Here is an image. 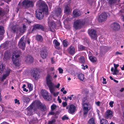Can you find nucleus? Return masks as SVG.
<instances>
[{"label": "nucleus", "mask_w": 124, "mask_h": 124, "mask_svg": "<svg viewBox=\"0 0 124 124\" xmlns=\"http://www.w3.org/2000/svg\"><path fill=\"white\" fill-rule=\"evenodd\" d=\"M37 6L39 7V9L36 11V16L38 19L40 20L43 17L44 13L48 14V7L45 2L41 0H39L37 2Z\"/></svg>", "instance_id": "1"}, {"label": "nucleus", "mask_w": 124, "mask_h": 124, "mask_svg": "<svg viewBox=\"0 0 124 124\" xmlns=\"http://www.w3.org/2000/svg\"><path fill=\"white\" fill-rule=\"evenodd\" d=\"M52 79V78L50 75L48 74L47 75L46 80L47 85L49 88L50 92L54 96H57L59 94V92H55V87L58 88L60 85V84L58 83L57 85H54L51 81Z\"/></svg>", "instance_id": "2"}, {"label": "nucleus", "mask_w": 124, "mask_h": 124, "mask_svg": "<svg viewBox=\"0 0 124 124\" xmlns=\"http://www.w3.org/2000/svg\"><path fill=\"white\" fill-rule=\"evenodd\" d=\"M21 55V51L16 50L14 51L12 55V61L13 63L16 66H19L20 65L19 57Z\"/></svg>", "instance_id": "3"}, {"label": "nucleus", "mask_w": 124, "mask_h": 124, "mask_svg": "<svg viewBox=\"0 0 124 124\" xmlns=\"http://www.w3.org/2000/svg\"><path fill=\"white\" fill-rule=\"evenodd\" d=\"M26 41H27L28 43L29 44L30 40L28 39H26L25 37L23 36L21 38L18 43V45L19 47L23 50L25 49Z\"/></svg>", "instance_id": "4"}, {"label": "nucleus", "mask_w": 124, "mask_h": 124, "mask_svg": "<svg viewBox=\"0 0 124 124\" xmlns=\"http://www.w3.org/2000/svg\"><path fill=\"white\" fill-rule=\"evenodd\" d=\"M11 70L8 69L6 70L5 69V67L3 64L0 65V73H2L5 72V73L3 74L1 78L2 81H3L9 74Z\"/></svg>", "instance_id": "5"}, {"label": "nucleus", "mask_w": 124, "mask_h": 124, "mask_svg": "<svg viewBox=\"0 0 124 124\" xmlns=\"http://www.w3.org/2000/svg\"><path fill=\"white\" fill-rule=\"evenodd\" d=\"M36 107L38 108H45V106L43 105L39 101H35L30 105L28 108H35Z\"/></svg>", "instance_id": "6"}, {"label": "nucleus", "mask_w": 124, "mask_h": 124, "mask_svg": "<svg viewBox=\"0 0 124 124\" xmlns=\"http://www.w3.org/2000/svg\"><path fill=\"white\" fill-rule=\"evenodd\" d=\"M26 26L23 25V27L21 28H18L17 26H14L12 28V30L14 32H16V33H22L25 32L26 30Z\"/></svg>", "instance_id": "7"}, {"label": "nucleus", "mask_w": 124, "mask_h": 124, "mask_svg": "<svg viewBox=\"0 0 124 124\" xmlns=\"http://www.w3.org/2000/svg\"><path fill=\"white\" fill-rule=\"evenodd\" d=\"M62 10L61 8H55L52 12V15L53 16H56L61 17V16Z\"/></svg>", "instance_id": "8"}, {"label": "nucleus", "mask_w": 124, "mask_h": 124, "mask_svg": "<svg viewBox=\"0 0 124 124\" xmlns=\"http://www.w3.org/2000/svg\"><path fill=\"white\" fill-rule=\"evenodd\" d=\"M41 93L43 98L46 100L49 101L51 99V96L49 95L48 93L45 90H41Z\"/></svg>", "instance_id": "9"}, {"label": "nucleus", "mask_w": 124, "mask_h": 124, "mask_svg": "<svg viewBox=\"0 0 124 124\" xmlns=\"http://www.w3.org/2000/svg\"><path fill=\"white\" fill-rule=\"evenodd\" d=\"M31 74L33 78L36 80L38 79L39 78L38 70L37 68H34L31 70Z\"/></svg>", "instance_id": "10"}, {"label": "nucleus", "mask_w": 124, "mask_h": 124, "mask_svg": "<svg viewBox=\"0 0 124 124\" xmlns=\"http://www.w3.org/2000/svg\"><path fill=\"white\" fill-rule=\"evenodd\" d=\"M34 2L31 0H25L22 2L23 6L25 8L33 7Z\"/></svg>", "instance_id": "11"}, {"label": "nucleus", "mask_w": 124, "mask_h": 124, "mask_svg": "<svg viewBox=\"0 0 124 124\" xmlns=\"http://www.w3.org/2000/svg\"><path fill=\"white\" fill-rule=\"evenodd\" d=\"M107 16V13H102L101 14L100 16H98V20L100 22H104L106 20Z\"/></svg>", "instance_id": "12"}, {"label": "nucleus", "mask_w": 124, "mask_h": 124, "mask_svg": "<svg viewBox=\"0 0 124 124\" xmlns=\"http://www.w3.org/2000/svg\"><path fill=\"white\" fill-rule=\"evenodd\" d=\"M88 33L92 39L96 40L97 38L96 31L93 29L89 30Z\"/></svg>", "instance_id": "13"}, {"label": "nucleus", "mask_w": 124, "mask_h": 124, "mask_svg": "<svg viewBox=\"0 0 124 124\" xmlns=\"http://www.w3.org/2000/svg\"><path fill=\"white\" fill-rule=\"evenodd\" d=\"M50 17H49L48 25L49 27L50 30L52 31H53V30L52 29H54L55 28L56 25L54 21H50Z\"/></svg>", "instance_id": "14"}, {"label": "nucleus", "mask_w": 124, "mask_h": 124, "mask_svg": "<svg viewBox=\"0 0 124 124\" xmlns=\"http://www.w3.org/2000/svg\"><path fill=\"white\" fill-rule=\"evenodd\" d=\"M84 23L80 20H77L74 23V27L76 29H78L83 26Z\"/></svg>", "instance_id": "15"}, {"label": "nucleus", "mask_w": 124, "mask_h": 124, "mask_svg": "<svg viewBox=\"0 0 124 124\" xmlns=\"http://www.w3.org/2000/svg\"><path fill=\"white\" fill-rule=\"evenodd\" d=\"M111 27L112 29L115 31H118L120 28V25L116 22L112 23L111 25Z\"/></svg>", "instance_id": "16"}, {"label": "nucleus", "mask_w": 124, "mask_h": 124, "mask_svg": "<svg viewBox=\"0 0 124 124\" xmlns=\"http://www.w3.org/2000/svg\"><path fill=\"white\" fill-rule=\"evenodd\" d=\"M40 54L41 57L43 59L45 58L48 54L46 50L45 49H42L40 51Z\"/></svg>", "instance_id": "17"}, {"label": "nucleus", "mask_w": 124, "mask_h": 124, "mask_svg": "<svg viewBox=\"0 0 124 124\" xmlns=\"http://www.w3.org/2000/svg\"><path fill=\"white\" fill-rule=\"evenodd\" d=\"M40 29L42 31H44V28L41 25L39 24H36L33 26L32 31H33L34 30H37Z\"/></svg>", "instance_id": "18"}, {"label": "nucleus", "mask_w": 124, "mask_h": 124, "mask_svg": "<svg viewBox=\"0 0 124 124\" xmlns=\"http://www.w3.org/2000/svg\"><path fill=\"white\" fill-rule=\"evenodd\" d=\"M33 58L31 56L28 55L27 56L25 57L24 58L25 61L27 63H30L33 62Z\"/></svg>", "instance_id": "19"}, {"label": "nucleus", "mask_w": 124, "mask_h": 124, "mask_svg": "<svg viewBox=\"0 0 124 124\" xmlns=\"http://www.w3.org/2000/svg\"><path fill=\"white\" fill-rule=\"evenodd\" d=\"M68 50L69 53L71 54H74L76 52L74 47L72 46H70Z\"/></svg>", "instance_id": "20"}, {"label": "nucleus", "mask_w": 124, "mask_h": 124, "mask_svg": "<svg viewBox=\"0 0 124 124\" xmlns=\"http://www.w3.org/2000/svg\"><path fill=\"white\" fill-rule=\"evenodd\" d=\"M34 109H26L25 113L29 116H31L33 114V113L35 111Z\"/></svg>", "instance_id": "21"}, {"label": "nucleus", "mask_w": 124, "mask_h": 124, "mask_svg": "<svg viewBox=\"0 0 124 124\" xmlns=\"http://www.w3.org/2000/svg\"><path fill=\"white\" fill-rule=\"evenodd\" d=\"M113 112L110 110H107L105 113V116L106 118L111 117L112 116Z\"/></svg>", "instance_id": "22"}, {"label": "nucleus", "mask_w": 124, "mask_h": 124, "mask_svg": "<svg viewBox=\"0 0 124 124\" xmlns=\"http://www.w3.org/2000/svg\"><path fill=\"white\" fill-rule=\"evenodd\" d=\"M83 108H91V106L89 103H82Z\"/></svg>", "instance_id": "23"}, {"label": "nucleus", "mask_w": 124, "mask_h": 124, "mask_svg": "<svg viewBox=\"0 0 124 124\" xmlns=\"http://www.w3.org/2000/svg\"><path fill=\"white\" fill-rule=\"evenodd\" d=\"M73 14L74 17H76L80 16L81 14V13L80 11L78 10H75L73 11Z\"/></svg>", "instance_id": "24"}, {"label": "nucleus", "mask_w": 124, "mask_h": 124, "mask_svg": "<svg viewBox=\"0 0 124 124\" xmlns=\"http://www.w3.org/2000/svg\"><path fill=\"white\" fill-rule=\"evenodd\" d=\"M54 44L55 45V48L59 49L61 48L60 47V43L56 39H54Z\"/></svg>", "instance_id": "25"}, {"label": "nucleus", "mask_w": 124, "mask_h": 124, "mask_svg": "<svg viewBox=\"0 0 124 124\" xmlns=\"http://www.w3.org/2000/svg\"><path fill=\"white\" fill-rule=\"evenodd\" d=\"M111 70L112 72V73L114 75H118L119 72V70L117 69H114V67H112Z\"/></svg>", "instance_id": "26"}, {"label": "nucleus", "mask_w": 124, "mask_h": 124, "mask_svg": "<svg viewBox=\"0 0 124 124\" xmlns=\"http://www.w3.org/2000/svg\"><path fill=\"white\" fill-rule=\"evenodd\" d=\"M89 58L90 61L93 62H96L97 61L96 58L93 56H89Z\"/></svg>", "instance_id": "27"}, {"label": "nucleus", "mask_w": 124, "mask_h": 124, "mask_svg": "<svg viewBox=\"0 0 124 124\" xmlns=\"http://www.w3.org/2000/svg\"><path fill=\"white\" fill-rule=\"evenodd\" d=\"M78 78L80 80L83 81L85 78L84 75L82 73H80L78 75Z\"/></svg>", "instance_id": "28"}, {"label": "nucleus", "mask_w": 124, "mask_h": 124, "mask_svg": "<svg viewBox=\"0 0 124 124\" xmlns=\"http://www.w3.org/2000/svg\"><path fill=\"white\" fill-rule=\"evenodd\" d=\"M22 99L23 101L26 103H29L30 101V98L27 97L23 96L22 97Z\"/></svg>", "instance_id": "29"}, {"label": "nucleus", "mask_w": 124, "mask_h": 124, "mask_svg": "<svg viewBox=\"0 0 124 124\" xmlns=\"http://www.w3.org/2000/svg\"><path fill=\"white\" fill-rule=\"evenodd\" d=\"M88 101V96L86 94L84 95L83 97L82 98V103H85V102H86Z\"/></svg>", "instance_id": "30"}, {"label": "nucleus", "mask_w": 124, "mask_h": 124, "mask_svg": "<svg viewBox=\"0 0 124 124\" xmlns=\"http://www.w3.org/2000/svg\"><path fill=\"white\" fill-rule=\"evenodd\" d=\"M78 60L79 62L81 63H84L85 62L84 58L83 56H81L80 57Z\"/></svg>", "instance_id": "31"}, {"label": "nucleus", "mask_w": 124, "mask_h": 124, "mask_svg": "<svg viewBox=\"0 0 124 124\" xmlns=\"http://www.w3.org/2000/svg\"><path fill=\"white\" fill-rule=\"evenodd\" d=\"M36 39L38 41H42L43 40V38L41 35H37L36 36Z\"/></svg>", "instance_id": "32"}, {"label": "nucleus", "mask_w": 124, "mask_h": 124, "mask_svg": "<svg viewBox=\"0 0 124 124\" xmlns=\"http://www.w3.org/2000/svg\"><path fill=\"white\" fill-rule=\"evenodd\" d=\"M70 12V9L68 6H65L64 9V12L66 14H69Z\"/></svg>", "instance_id": "33"}, {"label": "nucleus", "mask_w": 124, "mask_h": 124, "mask_svg": "<svg viewBox=\"0 0 124 124\" xmlns=\"http://www.w3.org/2000/svg\"><path fill=\"white\" fill-rule=\"evenodd\" d=\"M78 49L79 51L85 50V47L82 45H79L78 46Z\"/></svg>", "instance_id": "34"}, {"label": "nucleus", "mask_w": 124, "mask_h": 124, "mask_svg": "<svg viewBox=\"0 0 124 124\" xmlns=\"http://www.w3.org/2000/svg\"><path fill=\"white\" fill-rule=\"evenodd\" d=\"M28 87L29 90V92L31 91L33 89V85L32 84L28 83Z\"/></svg>", "instance_id": "35"}, {"label": "nucleus", "mask_w": 124, "mask_h": 124, "mask_svg": "<svg viewBox=\"0 0 124 124\" xmlns=\"http://www.w3.org/2000/svg\"><path fill=\"white\" fill-rule=\"evenodd\" d=\"M4 27L1 26H0V34L2 35L4 33Z\"/></svg>", "instance_id": "36"}, {"label": "nucleus", "mask_w": 124, "mask_h": 124, "mask_svg": "<svg viewBox=\"0 0 124 124\" xmlns=\"http://www.w3.org/2000/svg\"><path fill=\"white\" fill-rule=\"evenodd\" d=\"M101 124H108V121L106 119H102L100 121Z\"/></svg>", "instance_id": "37"}, {"label": "nucleus", "mask_w": 124, "mask_h": 124, "mask_svg": "<svg viewBox=\"0 0 124 124\" xmlns=\"http://www.w3.org/2000/svg\"><path fill=\"white\" fill-rule=\"evenodd\" d=\"M90 109H83V110H81L80 111L81 113L82 111L83 112V113L84 115H86L88 113V110Z\"/></svg>", "instance_id": "38"}, {"label": "nucleus", "mask_w": 124, "mask_h": 124, "mask_svg": "<svg viewBox=\"0 0 124 124\" xmlns=\"http://www.w3.org/2000/svg\"><path fill=\"white\" fill-rule=\"evenodd\" d=\"M117 0H108V3L110 5H112L115 3Z\"/></svg>", "instance_id": "39"}, {"label": "nucleus", "mask_w": 124, "mask_h": 124, "mask_svg": "<svg viewBox=\"0 0 124 124\" xmlns=\"http://www.w3.org/2000/svg\"><path fill=\"white\" fill-rule=\"evenodd\" d=\"M88 124H95L94 119L91 118L89 120Z\"/></svg>", "instance_id": "40"}, {"label": "nucleus", "mask_w": 124, "mask_h": 124, "mask_svg": "<svg viewBox=\"0 0 124 124\" xmlns=\"http://www.w3.org/2000/svg\"><path fill=\"white\" fill-rule=\"evenodd\" d=\"M63 44L64 46L67 47L69 43L66 40H63Z\"/></svg>", "instance_id": "41"}, {"label": "nucleus", "mask_w": 124, "mask_h": 124, "mask_svg": "<svg viewBox=\"0 0 124 124\" xmlns=\"http://www.w3.org/2000/svg\"><path fill=\"white\" fill-rule=\"evenodd\" d=\"M76 108V106L73 104L69 105L66 108Z\"/></svg>", "instance_id": "42"}, {"label": "nucleus", "mask_w": 124, "mask_h": 124, "mask_svg": "<svg viewBox=\"0 0 124 124\" xmlns=\"http://www.w3.org/2000/svg\"><path fill=\"white\" fill-rule=\"evenodd\" d=\"M76 109H69L68 111L69 113L72 114L75 111Z\"/></svg>", "instance_id": "43"}, {"label": "nucleus", "mask_w": 124, "mask_h": 124, "mask_svg": "<svg viewBox=\"0 0 124 124\" xmlns=\"http://www.w3.org/2000/svg\"><path fill=\"white\" fill-rule=\"evenodd\" d=\"M55 109H51V111L48 114L51 115H53L54 114H57V112H55L53 111Z\"/></svg>", "instance_id": "44"}, {"label": "nucleus", "mask_w": 124, "mask_h": 124, "mask_svg": "<svg viewBox=\"0 0 124 124\" xmlns=\"http://www.w3.org/2000/svg\"><path fill=\"white\" fill-rule=\"evenodd\" d=\"M69 118L68 116H67V115H66L63 116L62 118V120H68Z\"/></svg>", "instance_id": "45"}, {"label": "nucleus", "mask_w": 124, "mask_h": 124, "mask_svg": "<svg viewBox=\"0 0 124 124\" xmlns=\"http://www.w3.org/2000/svg\"><path fill=\"white\" fill-rule=\"evenodd\" d=\"M58 70L60 73L61 74L63 73V70L62 68L60 67L59 68Z\"/></svg>", "instance_id": "46"}, {"label": "nucleus", "mask_w": 124, "mask_h": 124, "mask_svg": "<svg viewBox=\"0 0 124 124\" xmlns=\"http://www.w3.org/2000/svg\"><path fill=\"white\" fill-rule=\"evenodd\" d=\"M14 101L15 104H20L19 100H17L16 99H15L14 100Z\"/></svg>", "instance_id": "47"}, {"label": "nucleus", "mask_w": 124, "mask_h": 124, "mask_svg": "<svg viewBox=\"0 0 124 124\" xmlns=\"http://www.w3.org/2000/svg\"><path fill=\"white\" fill-rule=\"evenodd\" d=\"M57 108V106L54 104H53L51 106V108Z\"/></svg>", "instance_id": "48"}, {"label": "nucleus", "mask_w": 124, "mask_h": 124, "mask_svg": "<svg viewBox=\"0 0 124 124\" xmlns=\"http://www.w3.org/2000/svg\"><path fill=\"white\" fill-rule=\"evenodd\" d=\"M113 103L114 102L113 101H111L109 102V105L111 108H112L113 106Z\"/></svg>", "instance_id": "49"}, {"label": "nucleus", "mask_w": 124, "mask_h": 124, "mask_svg": "<svg viewBox=\"0 0 124 124\" xmlns=\"http://www.w3.org/2000/svg\"><path fill=\"white\" fill-rule=\"evenodd\" d=\"M114 67V69H117V67L119 66V65L118 64H116L115 63L113 64Z\"/></svg>", "instance_id": "50"}, {"label": "nucleus", "mask_w": 124, "mask_h": 124, "mask_svg": "<svg viewBox=\"0 0 124 124\" xmlns=\"http://www.w3.org/2000/svg\"><path fill=\"white\" fill-rule=\"evenodd\" d=\"M102 78H103V81L102 82L104 84H106L107 83V82L106 81V79L105 78H104L103 77Z\"/></svg>", "instance_id": "51"}, {"label": "nucleus", "mask_w": 124, "mask_h": 124, "mask_svg": "<svg viewBox=\"0 0 124 124\" xmlns=\"http://www.w3.org/2000/svg\"><path fill=\"white\" fill-rule=\"evenodd\" d=\"M115 54L116 55H117L118 54L122 55V54L120 52H116Z\"/></svg>", "instance_id": "52"}, {"label": "nucleus", "mask_w": 124, "mask_h": 124, "mask_svg": "<svg viewBox=\"0 0 124 124\" xmlns=\"http://www.w3.org/2000/svg\"><path fill=\"white\" fill-rule=\"evenodd\" d=\"M62 104L63 106L64 107L66 106L67 105V103L66 102H63L62 103Z\"/></svg>", "instance_id": "53"}, {"label": "nucleus", "mask_w": 124, "mask_h": 124, "mask_svg": "<svg viewBox=\"0 0 124 124\" xmlns=\"http://www.w3.org/2000/svg\"><path fill=\"white\" fill-rule=\"evenodd\" d=\"M54 122V120H53L51 121H50L47 124H53V123Z\"/></svg>", "instance_id": "54"}, {"label": "nucleus", "mask_w": 124, "mask_h": 124, "mask_svg": "<svg viewBox=\"0 0 124 124\" xmlns=\"http://www.w3.org/2000/svg\"><path fill=\"white\" fill-rule=\"evenodd\" d=\"M100 102L99 101L95 102L96 104L98 106H99L100 105Z\"/></svg>", "instance_id": "55"}, {"label": "nucleus", "mask_w": 124, "mask_h": 124, "mask_svg": "<svg viewBox=\"0 0 124 124\" xmlns=\"http://www.w3.org/2000/svg\"><path fill=\"white\" fill-rule=\"evenodd\" d=\"M23 90L24 91L26 92H27L28 91V90L25 88L23 89Z\"/></svg>", "instance_id": "56"}, {"label": "nucleus", "mask_w": 124, "mask_h": 124, "mask_svg": "<svg viewBox=\"0 0 124 124\" xmlns=\"http://www.w3.org/2000/svg\"><path fill=\"white\" fill-rule=\"evenodd\" d=\"M62 99L66 101H67V98L66 97H62Z\"/></svg>", "instance_id": "57"}, {"label": "nucleus", "mask_w": 124, "mask_h": 124, "mask_svg": "<svg viewBox=\"0 0 124 124\" xmlns=\"http://www.w3.org/2000/svg\"><path fill=\"white\" fill-rule=\"evenodd\" d=\"M124 90V88H122L120 89V90L119 91L121 92H123Z\"/></svg>", "instance_id": "58"}, {"label": "nucleus", "mask_w": 124, "mask_h": 124, "mask_svg": "<svg viewBox=\"0 0 124 124\" xmlns=\"http://www.w3.org/2000/svg\"><path fill=\"white\" fill-rule=\"evenodd\" d=\"M113 81L115 82H116V83H118V81L117 80L115 79H114L113 80Z\"/></svg>", "instance_id": "59"}, {"label": "nucleus", "mask_w": 124, "mask_h": 124, "mask_svg": "<svg viewBox=\"0 0 124 124\" xmlns=\"http://www.w3.org/2000/svg\"><path fill=\"white\" fill-rule=\"evenodd\" d=\"M51 62L52 64H53L54 63V61L53 59L52 58L51 59Z\"/></svg>", "instance_id": "60"}, {"label": "nucleus", "mask_w": 124, "mask_h": 124, "mask_svg": "<svg viewBox=\"0 0 124 124\" xmlns=\"http://www.w3.org/2000/svg\"><path fill=\"white\" fill-rule=\"evenodd\" d=\"M47 3H48V5H49V7H50L52 5L49 2H48Z\"/></svg>", "instance_id": "61"}, {"label": "nucleus", "mask_w": 124, "mask_h": 124, "mask_svg": "<svg viewBox=\"0 0 124 124\" xmlns=\"http://www.w3.org/2000/svg\"><path fill=\"white\" fill-rule=\"evenodd\" d=\"M50 70L51 71H52L54 70V67H51Z\"/></svg>", "instance_id": "62"}, {"label": "nucleus", "mask_w": 124, "mask_h": 124, "mask_svg": "<svg viewBox=\"0 0 124 124\" xmlns=\"http://www.w3.org/2000/svg\"><path fill=\"white\" fill-rule=\"evenodd\" d=\"M64 87H62L61 90V92H63L64 90Z\"/></svg>", "instance_id": "63"}, {"label": "nucleus", "mask_w": 124, "mask_h": 124, "mask_svg": "<svg viewBox=\"0 0 124 124\" xmlns=\"http://www.w3.org/2000/svg\"><path fill=\"white\" fill-rule=\"evenodd\" d=\"M122 70H124V65H123L122 67L121 68Z\"/></svg>", "instance_id": "64"}]
</instances>
